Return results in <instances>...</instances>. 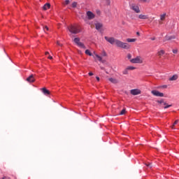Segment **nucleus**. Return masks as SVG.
Here are the masks:
<instances>
[{
  "mask_svg": "<svg viewBox=\"0 0 179 179\" xmlns=\"http://www.w3.org/2000/svg\"><path fill=\"white\" fill-rule=\"evenodd\" d=\"M86 15L88 20H92V19H94V17H96V15L92 11H87Z\"/></svg>",
  "mask_w": 179,
  "mask_h": 179,
  "instance_id": "obj_6",
  "label": "nucleus"
},
{
  "mask_svg": "<svg viewBox=\"0 0 179 179\" xmlns=\"http://www.w3.org/2000/svg\"><path fill=\"white\" fill-rule=\"evenodd\" d=\"M127 58L128 59H131L132 58V55L130 53L127 54Z\"/></svg>",
  "mask_w": 179,
  "mask_h": 179,
  "instance_id": "obj_32",
  "label": "nucleus"
},
{
  "mask_svg": "<svg viewBox=\"0 0 179 179\" xmlns=\"http://www.w3.org/2000/svg\"><path fill=\"white\" fill-rule=\"evenodd\" d=\"M102 55L103 57H107V53H106V52H103Z\"/></svg>",
  "mask_w": 179,
  "mask_h": 179,
  "instance_id": "obj_35",
  "label": "nucleus"
},
{
  "mask_svg": "<svg viewBox=\"0 0 179 179\" xmlns=\"http://www.w3.org/2000/svg\"><path fill=\"white\" fill-rule=\"evenodd\" d=\"M131 9H132V10H134L136 13H141V10L139 9V6H138L137 5L132 4L131 6Z\"/></svg>",
  "mask_w": 179,
  "mask_h": 179,
  "instance_id": "obj_7",
  "label": "nucleus"
},
{
  "mask_svg": "<svg viewBox=\"0 0 179 179\" xmlns=\"http://www.w3.org/2000/svg\"><path fill=\"white\" fill-rule=\"evenodd\" d=\"M96 80L99 82L100 80V78L99 77H96Z\"/></svg>",
  "mask_w": 179,
  "mask_h": 179,
  "instance_id": "obj_43",
  "label": "nucleus"
},
{
  "mask_svg": "<svg viewBox=\"0 0 179 179\" xmlns=\"http://www.w3.org/2000/svg\"><path fill=\"white\" fill-rule=\"evenodd\" d=\"M95 27H96V30H100V29H101V27H103V24L96 23V24H95Z\"/></svg>",
  "mask_w": 179,
  "mask_h": 179,
  "instance_id": "obj_16",
  "label": "nucleus"
},
{
  "mask_svg": "<svg viewBox=\"0 0 179 179\" xmlns=\"http://www.w3.org/2000/svg\"><path fill=\"white\" fill-rule=\"evenodd\" d=\"M49 54H50V52H45V55H48Z\"/></svg>",
  "mask_w": 179,
  "mask_h": 179,
  "instance_id": "obj_42",
  "label": "nucleus"
},
{
  "mask_svg": "<svg viewBox=\"0 0 179 179\" xmlns=\"http://www.w3.org/2000/svg\"><path fill=\"white\" fill-rule=\"evenodd\" d=\"M48 59H52V56H50V55L48 57Z\"/></svg>",
  "mask_w": 179,
  "mask_h": 179,
  "instance_id": "obj_39",
  "label": "nucleus"
},
{
  "mask_svg": "<svg viewBox=\"0 0 179 179\" xmlns=\"http://www.w3.org/2000/svg\"><path fill=\"white\" fill-rule=\"evenodd\" d=\"M106 1H110V0H106Z\"/></svg>",
  "mask_w": 179,
  "mask_h": 179,
  "instance_id": "obj_48",
  "label": "nucleus"
},
{
  "mask_svg": "<svg viewBox=\"0 0 179 179\" xmlns=\"http://www.w3.org/2000/svg\"><path fill=\"white\" fill-rule=\"evenodd\" d=\"M157 55L158 57H159V58H162V57H163V55H164V54H166V52L164 51V50H160L157 52Z\"/></svg>",
  "mask_w": 179,
  "mask_h": 179,
  "instance_id": "obj_12",
  "label": "nucleus"
},
{
  "mask_svg": "<svg viewBox=\"0 0 179 179\" xmlns=\"http://www.w3.org/2000/svg\"><path fill=\"white\" fill-rule=\"evenodd\" d=\"M85 22H86L87 24H89V22H87V20H85Z\"/></svg>",
  "mask_w": 179,
  "mask_h": 179,
  "instance_id": "obj_46",
  "label": "nucleus"
},
{
  "mask_svg": "<svg viewBox=\"0 0 179 179\" xmlns=\"http://www.w3.org/2000/svg\"><path fill=\"white\" fill-rule=\"evenodd\" d=\"M127 43H135V41H136V38H127Z\"/></svg>",
  "mask_w": 179,
  "mask_h": 179,
  "instance_id": "obj_21",
  "label": "nucleus"
},
{
  "mask_svg": "<svg viewBox=\"0 0 179 179\" xmlns=\"http://www.w3.org/2000/svg\"><path fill=\"white\" fill-rule=\"evenodd\" d=\"M151 93L153 96H156L157 97H164V94L157 90H152L151 91Z\"/></svg>",
  "mask_w": 179,
  "mask_h": 179,
  "instance_id": "obj_5",
  "label": "nucleus"
},
{
  "mask_svg": "<svg viewBox=\"0 0 179 179\" xmlns=\"http://www.w3.org/2000/svg\"><path fill=\"white\" fill-rule=\"evenodd\" d=\"M101 69H104V68H103V67H101Z\"/></svg>",
  "mask_w": 179,
  "mask_h": 179,
  "instance_id": "obj_47",
  "label": "nucleus"
},
{
  "mask_svg": "<svg viewBox=\"0 0 179 179\" xmlns=\"http://www.w3.org/2000/svg\"><path fill=\"white\" fill-rule=\"evenodd\" d=\"M104 38L108 43H110V44L112 45L115 44L117 45V43H118V39H116L114 37L105 36Z\"/></svg>",
  "mask_w": 179,
  "mask_h": 179,
  "instance_id": "obj_3",
  "label": "nucleus"
},
{
  "mask_svg": "<svg viewBox=\"0 0 179 179\" xmlns=\"http://www.w3.org/2000/svg\"><path fill=\"white\" fill-rule=\"evenodd\" d=\"M43 29H44L45 31V30L48 31V27L45 26V27H43Z\"/></svg>",
  "mask_w": 179,
  "mask_h": 179,
  "instance_id": "obj_36",
  "label": "nucleus"
},
{
  "mask_svg": "<svg viewBox=\"0 0 179 179\" xmlns=\"http://www.w3.org/2000/svg\"><path fill=\"white\" fill-rule=\"evenodd\" d=\"M172 52H173V54H177V52H178V49H173L172 50Z\"/></svg>",
  "mask_w": 179,
  "mask_h": 179,
  "instance_id": "obj_31",
  "label": "nucleus"
},
{
  "mask_svg": "<svg viewBox=\"0 0 179 179\" xmlns=\"http://www.w3.org/2000/svg\"><path fill=\"white\" fill-rule=\"evenodd\" d=\"M176 38V36H169L166 35L164 38V43L166 41H170V40H174Z\"/></svg>",
  "mask_w": 179,
  "mask_h": 179,
  "instance_id": "obj_10",
  "label": "nucleus"
},
{
  "mask_svg": "<svg viewBox=\"0 0 179 179\" xmlns=\"http://www.w3.org/2000/svg\"><path fill=\"white\" fill-rule=\"evenodd\" d=\"M85 54H86V55H89L90 57H92V55H93L92 54V52H90V50H85Z\"/></svg>",
  "mask_w": 179,
  "mask_h": 179,
  "instance_id": "obj_25",
  "label": "nucleus"
},
{
  "mask_svg": "<svg viewBox=\"0 0 179 179\" xmlns=\"http://www.w3.org/2000/svg\"><path fill=\"white\" fill-rule=\"evenodd\" d=\"M178 79V75L175 74L169 78V80L173 81V80H177Z\"/></svg>",
  "mask_w": 179,
  "mask_h": 179,
  "instance_id": "obj_18",
  "label": "nucleus"
},
{
  "mask_svg": "<svg viewBox=\"0 0 179 179\" xmlns=\"http://www.w3.org/2000/svg\"><path fill=\"white\" fill-rule=\"evenodd\" d=\"M77 5H78V3L73 2V3H72V7H73V8H76Z\"/></svg>",
  "mask_w": 179,
  "mask_h": 179,
  "instance_id": "obj_30",
  "label": "nucleus"
},
{
  "mask_svg": "<svg viewBox=\"0 0 179 179\" xmlns=\"http://www.w3.org/2000/svg\"><path fill=\"white\" fill-rule=\"evenodd\" d=\"M138 18H139V19H141V20H146V19H149V17H148V15H142V14H141V15H138Z\"/></svg>",
  "mask_w": 179,
  "mask_h": 179,
  "instance_id": "obj_15",
  "label": "nucleus"
},
{
  "mask_svg": "<svg viewBox=\"0 0 179 179\" xmlns=\"http://www.w3.org/2000/svg\"><path fill=\"white\" fill-rule=\"evenodd\" d=\"M77 45H78V47H80V48L86 50V46H85V44H83V43L82 42H80Z\"/></svg>",
  "mask_w": 179,
  "mask_h": 179,
  "instance_id": "obj_20",
  "label": "nucleus"
},
{
  "mask_svg": "<svg viewBox=\"0 0 179 179\" xmlns=\"http://www.w3.org/2000/svg\"><path fill=\"white\" fill-rule=\"evenodd\" d=\"M125 113H127V110L125 108H124L120 113V115H124V114H125Z\"/></svg>",
  "mask_w": 179,
  "mask_h": 179,
  "instance_id": "obj_28",
  "label": "nucleus"
},
{
  "mask_svg": "<svg viewBox=\"0 0 179 179\" xmlns=\"http://www.w3.org/2000/svg\"><path fill=\"white\" fill-rule=\"evenodd\" d=\"M108 81L111 82V83H113L115 85L118 83V80H117L115 78H108Z\"/></svg>",
  "mask_w": 179,
  "mask_h": 179,
  "instance_id": "obj_13",
  "label": "nucleus"
},
{
  "mask_svg": "<svg viewBox=\"0 0 179 179\" xmlns=\"http://www.w3.org/2000/svg\"><path fill=\"white\" fill-rule=\"evenodd\" d=\"M130 93L133 96H138V94H141V92L139 89H134L130 91Z\"/></svg>",
  "mask_w": 179,
  "mask_h": 179,
  "instance_id": "obj_8",
  "label": "nucleus"
},
{
  "mask_svg": "<svg viewBox=\"0 0 179 179\" xmlns=\"http://www.w3.org/2000/svg\"><path fill=\"white\" fill-rule=\"evenodd\" d=\"M57 45H60V46L62 45L59 42H58V41L57 42Z\"/></svg>",
  "mask_w": 179,
  "mask_h": 179,
  "instance_id": "obj_41",
  "label": "nucleus"
},
{
  "mask_svg": "<svg viewBox=\"0 0 179 179\" xmlns=\"http://www.w3.org/2000/svg\"><path fill=\"white\" fill-rule=\"evenodd\" d=\"M128 69L126 68L124 71H123V75H128Z\"/></svg>",
  "mask_w": 179,
  "mask_h": 179,
  "instance_id": "obj_29",
  "label": "nucleus"
},
{
  "mask_svg": "<svg viewBox=\"0 0 179 179\" xmlns=\"http://www.w3.org/2000/svg\"><path fill=\"white\" fill-rule=\"evenodd\" d=\"M145 164V166H147V167H149V169H152V167H153V166L152 165V163L147 162Z\"/></svg>",
  "mask_w": 179,
  "mask_h": 179,
  "instance_id": "obj_26",
  "label": "nucleus"
},
{
  "mask_svg": "<svg viewBox=\"0 0 179 179\" xmlns=\"http://www.w3.org/2000/svg\"><path fill=\"white\" fill-rule=\"evenodd\" d=\"M73 41H74V43H76V44H79L80 43V38H74L73 39Z\"/></svg>",
  "mask_w": 179,
  "mask_h": 179,
  "instance_id": "obj_22",
  "label": "nucleus"
},
{
  "mask_svg": "<svg viewBox=\"0 0 179 179\" xmlns=\"http://www.w3.org/2000/svg\"><path fill=\"white\" fill-rule=\"evenodd\" d=\"M130 62H131V64H142V62H143V61H142V59H141L140 57H136L134 59H130Z\"/></svg>",
  "mask_w": 179,
  "mask_h": 179,
  "instance_id": "obj_4",
  "label": "nucleus"
},
{
  "mask_svg": "<svg viewBox=\"0 0 179 179\" xmlns=\"http://www.w3.org/2000/svg\"><path fill=\"white\" fill-rule=\"evenodd\" d=\"M27 82H29V83H33L34 82H36V79L34 78V76L33 74H31V76H29L27 79H26Z\"/></svg>",
  "mask_w": 179,
  "mask_h": 179,
  "instance_id": "obj_9",
  "label": "nucleus"
},
{
  "mask_svg": "<svg viewBox=\"0 0 179 179\" xmlns=\"http://www.w3.org/2000/svg\"><path fill=\"white\" fill-rule=\"evenodd\" d=\"M165 106L164 107V108H169V107H171V105H167V103H166V105H164Z\"/></svg>",
  "mask_w": 179,
  "mask_h": 179,
  "instance_id": "obj_34",
  "label": "nucleus"
},
{
  "mask_svg": "<svg viewBox=\"0 0 179 179\" xmlns=\"http://www.w3.org/2000/svg\"><path fill=\"white\" fill-rule=\"evenodd\" d=\"M67 29L72 34H78V33H80V29L75 25H70Z\"/></svg>",
  "mask_w": 179,
  "mask_h": 179,
  "instance_id": "obj_2",
  "label": "nucleus"
},
{
  "mask_svg": "<svg viewBox=\"0 0 179 179\" xmlns=\"http://www.w3.org/2000/svg\"><path fill=\"white\" fill-rule=\"evenodd\" d=\"M157 103H159V104H164V106H167V103L164 102V99L157 101Z\"/></svg>",
  "mask_w": 179,
  "mask_h": 179,
  "instance_id": "obj_23",
  "label": "nucleus"
},
{
  "mask_svg": "<svg viewBox=\"0 0 179 179\" xmlns=\"http://www.w3.org/2000/svg\"><path fill=\"white\" fill-rule=\"evenodd\" d=\"M51 8V4L50 3H46L43 7V10H48V9H50Z\"/></svg>",
  "mask_w": 179,
  "mask_h": 179,
  "instance_id": "obj_11",
  "label": "nucleus"
},
{
  "mask_svg": "<svg viewBox=\"0 0 179 179\" xmlns=\"http://www.w3.org/2000/svg\"><path fill=\"white\" fill-rule=\"evenodd\" d=\"M137 36H141V34L139 32H136Z\"/></svg>",
  "mask_w": 179,
  "mask_h": 179,
  "instance_id": "obj_44",
  "label": "nucleus"
},
{
  "mask_svg": "<svg viewBox=\"0 0 179 179\" xmlns=\"http://www.w3.org/2000/svg\"><path fill=\"white\" fill-rule=\"evenodd\" d=\"M69 0H66L65 1V5H69Z\"/></svg>",
  "mask_w": 179,
  "mask_h": 179,
  "instance_id": "obj_37",
  "label": "nucleus"
},
{
  "mask_svg": "<svg viewBox=\"0 0 179 179\" xmlns=\"http://www.w3.org/2000/svg\"><path fill=\"white\" fill-rule=\"evenodd\" d=\"M178 120H176L174 122H173V125L171 126V128H172V129H174V127H176V125H177V124H178Z\"/></svg>",
  "mask_w": 179,
  "mask_h": 179,
  "instance_id": "obj_24",
  "label": "nucleus"
},
{
  "mask_svg": "<svg viewBox=\"0 0 179 179\" xmlns=\"http://www.w3.org/2000/svg\"><path fill=\"white\" fill-rule=\"evenodd\" d=\"M116 46L119 48H123V50H129V48H131V45L129 43H124L120 40L117 41Z\"/></svg>",
  "mask_w": 179,
  "mask_h": 179,
  "instance_id": "obj_1",
  "label": "nucleus"
},
{
  "mask_svg": "<svg viewBox=\"0 0 179 179\" xmlns=\"http://www.w3.org/2000/svg\"><path fill=\"white\" fill-rule=\"evenodd\" d=\"M151 40H152V41H155V40H156L155 37L151 38Z\"/></svg>",
  "mask_w": 179,
  "mask_h": 179,
  "instance_id": "obj_40",
  "label": "nucleus"
},
{
  "mask_svg": "<svg viewBox=\"0 0 179 179\" xmlns=\"http://www.w3.org/2000/svg\"><path fill=\"white\" fill-rule=\"evenodd\" d=\"M166 16H167V14L166 13L160 15V20H162V22L166 20Z\"/></svg>",
  "mask_w": 179,
  "mask_h": 179,
  "instance_id": "obj_17",
  "label": "nucleus"
},
{
  "mask_svg": "<svg viewBox=\"0 0 179 179\" xmlns=\"http://www.w3.org/2000/svg\"><path fill=\"white\" fill-rule=\"evenodd\" d=\"M95 56L97 57L98 61L102 62V64H104V62H106V61L103 60V58H101V57H100L99 55H95Z\"/></svg>",
  "mask_w": 179,
  "mask_h": 179,
  "instance_id": "obj_19",
  "label": "nucleus"
},
{
  "mask_svg": "<svg viewBox=\"0 0 179 179\" xmlns=\"http://www.w3.org/2000/svg\"><path fill=\"white\" fill-rule=\"evenodd\" d=\"M127 69H128V71H134V69H136V68L132 66H128L127 67Z\"/></svg>",
  "mask_w": 179,
  "mask_h": 179,
  "instance_id": "obj_27",
  "label": "nucleus"
},
{
  "mask_svg": "<svg viewBox=\"0 0 179 179\" xmlns=\"http://www.w3.org/2000/svg\"><path fill=\"white\" fill-rule=\"evenodd\" d=\"M141 2H146V0H141Z\"/></svg>",
  "mask_w": 179,
  "mask_h": 179,
  "instance_id": "obj_45",
  "label": "nucleus"
},
{
  "mask_svg": "<svg viewBox=\"0 0 179 179\" xmlns=\"http://www.w3.org/2000/svg\"><path fill=\"white\" fill-rule=\"evenodd\" d=\"M89 76H93V73L90 72V73H89Z\"/></svg>",
  "mask_w": 179,
  "mask_h": 179,
  "instance_id": "obj_38",
  "label": "nucleus"
},
{
  "mask_svg": "<svg viewBox=\"0 0 179 179\" xmlns=\"http://www.w3.org/2000/svg\"><path fill=\"white\" fill-rule=\"evenodd\" d=\"M42 92L43 94H45V96H48V94H50V91L47 90L45 87L42 88Z\"/></svg>",
  "mask_w": 179,
  "mask_h": 179,
  "instance_id": "obj_14",
  "label": "nucleus"
},
{
  "mask_svg": "<svg viewBox=\"0 0 179 179\" xmlns=\"http://www.w3.org/2000/svg\"><path fill=\"white\" fill-rule=\"evenodd\" d=\"M162 89H167V85H162L161 87Z\"/></svg>",
  "mask_w": 179,
  "mask_h": 179,
  "instance_id": "obj_33",
  "label": "nucleus"
}]
</instances>
